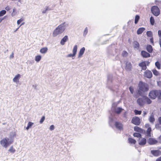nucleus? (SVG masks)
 <instances>
[{"label": "nucleus", "instance_id": "obj_1", "mask_svg": "<svg viewBox=\"0 0 161 161\" xmlns=\"http://www.w3.org/2000/svg\"><path fill=\"white\" fill-rule=\"evenodd\" d=\"M68 25V24L66 22L62 23L53 30L52 33V36L53 37H56L62 33Z\"/></svg>", "mask_w": 161, "mask_h": 161}, {"label": "nucleus", "instance_id": "obj_2", "mask_svg": "<svg viewBox=\"0 0 161 161\" xmlns=\"http://www.w3.org/2000/svg\"><path fill=\"white\" fill-rule=\"evenodd\" d=\"M149 96L152 99H154L156 97L161 99V91L160 90H152L150 92Z\"/></svg>", "mask_w": 161, "mask_h": 161}, {"label": "nucleus", "instance_id": "obj_3", "mask_svg": "<svg viewBox=\"0 0 161 161\" xmlns=\"http://www.w3.org/2000/svg\"><path fill=\"white\" fill-rule=\"evenodd\" d=\"M13 142V139H9L8 138H4L0 141L1 146L5 148H7Z\"/></svg>", "mask_w": 161, "mask_h": 161}, {"label": "nucleus", "instance_id": "obj_4", "mask_svg": "<svg viewBox=\"0 0 161 161\" xmlns=\"http://www.w3.org/2000/svg\"><path fill=\"white\" fill-rule=\"evenodd\" d=\"M116 105V104L115 103H113L112 104V110H113L116 114H119L123 110V109L121 107H115Z\"/></svg>", "mask_w": 161, "mask_h": 161}, {"label": "nucleus", "instance_id": "obj_5", "mask_svg": "<svg viewBox=\"0 0 161 161\" xmlns=\"http://www.w3.org/2000/svg\"><path fill=\"white\" fill-rule=\"evenodd\" d=\"M152 13L155 16H158L160 14V10L157 6H153L151 8Z\"/></svg>", "mask_w": 161, "mask_h": 161}, {"label": "nucleus", "instance_id": "obj_6", "mask_svg": "<svg viewBox=\"0 0 161 161\" xmlns=\"http://www.w3.org/2000/svg\"><path fill=\"white\" fill-rule=\"evenodd\" d=\"M145 127L146 128H147V130L146 132V135L148 137L151 136V132L152 129L149 124H146L145 125Z\"/></svg>", "mask_w": 161, "mask_h": 161}, {"label": "nucleus", "instance_id": "obj_7", "mask_svg": "<svg viewBox=\"0 0 161 161\" xmlns=\"http://www.w3.org/2000/svg\"><path fill=\"white\" fill-rule=\"evenodd\" d=\"M21 76L19 74L16 75L13 79V82L16 84H18L19 82V80L21 78Z\"/></svg>", "mask_w": 161, "mask_h": 161}, {"label": "nucleus", "instance_id": "obj_8", "mask_svg": "<svg viewBox=\"0 0 161 161\" xmlns=\"http://www.w3.org/2000/svg\"><path fill=\"white\" fill-rule=\"evenodd\" d=\"M149 90V86L147 83L142 82V92H147Z\"/></svg>", "mask_w": 161, "mask_h": 161}, {"label": "nucleus", "instance_id": "obj_9", "mask_svg": "<svg viewBox=\"0 0 161 161\" xmlns=\"http://www.w3.org/2000/svg\"><path fill=\"white\" fill-rule=\"evenodd\" d=\"M132 122L136 125H138L140 123V119L137 117H135L132 119Z\"/></svg>", "mask_w": 161, "mask_h": 161}, {"label": "nucleus", "instance_id": "obj_10", "mask_svg": "<svg viewBox=\"0 0 161 161\" xmlns=\"http://www.w3.org/2000/svg\"><path fill=\"white\" fill-rule=\"evenodd\" d=\"M144 76L148 78H150L152 77V73L151 71L149 70H146L144 72Z\"/></svg>", "mask_w": 161, "mask_h": 161}, {"label": "nucleus", "instance_id": "obj_11", "mask_svg": "<svg viewBox=\"0 0 161 161\" xmlns=\"http://www.w3.org/2000/svg\"><path fill=\"white\" fill-rule=\"evenodd\" d=\"M151 153L154 156L158 157L161 155V151L159 150H152Z\"/></svg>", "mask_w": 161, "mask_h": 161}, {"label": "nucleus", "instance_id": "obj_12", "mask_svg": "<svg viewBox=\"0 0 161 161\" xmlns=\"http://www.w3.org/2000/svg\"><path fill=\"white\" fill-rule=\"evenodd\" d=\"M142 101L147 104H150L151 103V101L148 97L145 96L142 97Z\"/></svg>", "mask_w": 161, "mask_h": 161}, {"label": "nucleus", "instance_id": "obj_13", "mask_svg": "<svg viewBox=\"0 0 161 161\" xmlns=\"http://www.w3.org/2000/svg\"><path fill=\"white\" fill-rule=\"evenodd\" d=\"M148 143L150 145H154L158 142V141L154 138H150L147 141Z\"/></svg>", "mask_w": 161, "mask_h": 161}, {"label": "nucleus", "instance_id": "obj_14", "mask_svg": "<svg viewBox=\"0 0 161 161\" xmlns=\"http://www.w3.org/2000/svg\"><path fill=\"white\" fill-rule=\"evenodd\" d=\"M85 50V48L84 47H83L80 49L78 54V58H80L82 57L84 53Z\"/></svg>", "mask_w": 161, "mask_h": 161}, {"label": "nucleus", "instance_id": "obj_15", "mask_svg": "<svg viewBox=\"0 0 161 161\" xmlns=\"http://www.w3.org/2000/svg\"><path fill=\"white\" fill-rule=\"evenodd\" d=\"M149 62L148 61H145L142 62V69L143 70H145L147 69L146 65L148 66Z\"/></svg>", "mask_w": 161, "mask_h": 161}, {"label": "nucleus", "instance_id": "obj_16", "mask_svg": "<svg viewBox=\"0 0 161 161\" xmlns=\"http://www.w3.org/2000/svg\"><path fill=\"white\" fill-rule=\"evenodd\" d=\"M125 69L127 71L130 70L132 67V65L131 63L129 62H126L125 63Z\"/></svg>", "mask_w": 161, "mask_h": 161}, {"label": "nucleus", "instance_id": "obj_17", "mask_svg": "<svg viewBox=\"0 0 161 161\" xmlns=\"http://www.w3.org/2000/svg\"><path fill=\"white\" fill-rule=\"evenodd\" d=\"M142 56L145 58H147L150 57V54L144 51H142Z\"/></svg>", "mask_w": 161, "mask_h": 161}, {"label": "nucleus", "instance_id": "obj_18", "mask_svg": "<svg viewBox=\"0 0 161 161\" xmlns=\"http://www.w3.org/2000/svg\"><path fill=\"white\" fill-rule=\"evenodd\" d=\"M133 136L134 137L138 138L139 144L140 145H141V141H140V139L141 138V134L140 133L136 132L133 134Z\"/></svg>", "mask_w": 161, "mask_h": 161}, {"label": "nucleus", "instance_id": "obj_19", "mask_svg": "<svg viewBox=\"0 0 161 161\" xmlns=\"http://www.w3.org/2000/svg\"><path fill=\"white\" fill-rule=\"evenodd\" d=\"M115 125L116 128L119 130H121L123 129L122 125V124L120 122H116Z\"/></svg>", "mask_w": 161, "mask_h": 161}, {"label": "nucleus", "instance_id": "obj_20", "mask_svg": "<svg viewBox=\"0 0 161 161\" xmlns=\"http://www.w3.org/2000/svg\"><path fill=\"white\" fill-rule=\"evenodd\" d=\"M17 14H18V12L16 9L15 8H14L11 14V16L13 17Z\"/></svg>", "mask_w": 161, "mask_h": 161}, {"label": "nucleus", "instance_id": "obj_21", "mask_svg": "<svg viewBox=\"0 0 161 161\" xmlns=\"http://www.w3.org/2000/svg\"><path fill=\"white\" fill-rule=\"evenodd\" d=\"M68 39V36H65L60 41V44L62 45H64L65 42H66Z\"/></svg>", "mask_w": 161, "mask_h": 161}, {"label": "nucleus", "instance_id": "obj_22", "mask_svg": "<svg viewBox=\"0 0 161 161\" xmlns=\"http://www.w3.org/2000/svg\"><path fill=\"white\" fill-rule=\"evenodd\" d=\"M147 51L150 53L153 52V48L150 45H147L146 47Z\"/></svg>", "mask_w": 161, "mask_h": 161}, {"label": "nucleus", "instance_id": "obj_23", "mask_svg": "<svg viewBox=\"0 0 161 161\" xmlns=\"http://www.w3.org/2000/svg\"><path fill=\"white\" fill-rule=\"evenodd\" d=\"M48 49L47 47H44L42 48L40 50V52L42 54L46 53L48 51Z\"/></svg>", "mask_w": 161, "mask_h": 161}, {"label": "nucleus", "instance_id": "obj_24", "mask_svg": "<svg viewBox=\"0 0 161 161\" xmlns=\"http://www.w3.org/2000/svg\"><path fill=\"white\" fill-rule=\"evenodd\" d=\"M42 56L40 55H37L35 57V59L36 62H38L41 60Z\"/></svg>", "mask_w": 161, "mask_h": 161}, {"label": "nucleus", "instance_id": "obj_25", "mask_svg": "<svg viewBox=\"0 0 161 161\" xmlns=\"http://www.w3.org/2000/svg\"><path fill=\"white\" fill-rule=\"evenodd\" d=\"M141 83V82L140 81L139 84V90H138V92L136 93V94L135 95V96L136 97H139L141 95V92H140V88H141V86H140V84Z\"/></svg>", "mask_w": 161, "mask_h": 161}, {"label": "nucleus", "instance_id": "obj_26", "mask_svg": "<svg viewBox=\"0 0 161 161\" xmlns=\"http://www.w3.org/2000/svg\"><path fill=\"white\" fill-rule=\"evenodd\" d=\"M134 47L136 49H138L139 47V45L138 43L136 41H135L133 43Z\"/></svg>", "mask_w": 161, "mask_h": 161}, {"label": "nucleus", "instance_id": "obj_27", "mask_svg": "<svg viewBox=\"0 0 161 161\" xmlns=\"http://www.w3.org/2000/svg\"><path fill=\"white\" fill-rule=\"evenodd\" d=\"M149 120L151 123H153L155 120L153 115H151L149 118Z\"/></svg>", "mask_w": 161, "mask_h": 161}, {"label": "nucleus", "instance_id": "obj_28", "mask_svg": "<svg viewBox=\"0 0 161 161\" xmlns=\"http://www.w3.org/2000/svg\"><path fill=\"white\" fill-rule=\"evenodd\" d=\"M76 54L74 53H73V54L70 53L68 54L67 56V57H72L73 59H74L75 58V56Z\"/></svg>", "mask_w": 161, "mask_h": 161}, {"label": "nucleus", "instance_id": "obj_29", "mask_svg": "<svg viewBox=\"0 0 161 161\" xmlns=\"http://www.w3.org/2000/svg\"><path fill=\"white\" fill-rule=\"evenodd\" d=\"M77 49V46L76 45H75L73 47V53H74L75 54H76Z\"/></svg>", "mask_w": 161, "mask_h": 161}, {"label": "nucleus", "instance_id": "obj_30", "mask_svg": "<svg viewBox=\"0 0 161 161\" xmlns=\"http://www.w3.org/2000/svg\"><path fill=\"white\" fill-rule=\"evenodd\" d=\"M128 141L129 142L131 143L135 144L136 142V140L132 138H129L128 139Z\"/></svg>", "mask_w": 161, "mask_h": 161}, {"label": "nucleus", "instance_id": "obj_31", "mask_svg": "<svg viewBox=\"0 0 161 161\" xmlns=\"http://www.w3.org/2000/svg\"><path fill=\"white\" fill-rule=\"evenodd\" d=\"M152 71L154 75L156 76H158L159 75V72L156 69H154L152 70Z\"/></svg>", "mask_w": 161, "mask_h": 161}, {"label": "nucleus", "instance_id": "obj_32", "mask_svg": "<svg viewBox=\"0 0 161 161\" xmlns=\"http://www.w3.org/2000/svg\"><path fill=\"white\" fill-rule=\"evenodd\" d=\"M147 36L149 37H152L153 36V33L151 31H147L146 33Z\"/></svg>", "mask_w": 161, "mask_h": 161}, {"label": "nucleus", "instance_id": "obj_33", "mask_svg": "<svg viewBox=\"0 0 161 161\" xmlns=\"http://www.w3.org/2000/svg\"><path fill=\"white\" fill-rule=\"evenodd\" d=\"M6 13L5 10H2L0 11V17H1L5 15Z\"/></svg>", "mask_w": 161, "mask_h": 161}, {"label": "nucleus", "instance_id": "obj_34", "mask_svg": "<svg viewBox=\"0 0 161 161\" xmlns=\"http://www.w3.org/2000/svg\"><path fill=\"white\" fill-rule=\"evenodd\" d=\"M155 65L158 69H160V64L157 61L155 62Z\"/></svg>", "mask_w": 161, "mask_h": 161}, {"label": "nucleus", "instance_id": "obj_35", "mask_svg": "<svg viewBox=\"0 0 161 161\" xmlns=\"http://www.w3.org/2000/svg\"><path fill=\"white\" fill-rule=\"evenodd\" d=\"M154 19L153 17H151L150 18V22L152 25H153L154 23Z\"/></svg>", "mask_w": 161, "mask_h": 161}, {"label": "nucleus", "instance_id": "obj_36", "mask_svg": "<svg viewBox=\"0 0 161 161\" xmlns=\"http://www.w3.org/2000/svg\"><path fill=\"white\" fill-rule=\"evenodd\" d=\"M9 151L12 153H14L15 152V149L12 146H11L8 150Z\"/></svg>", "mask_w": 161, "mask_h": 161}, {"label": "nucleus", "instance_id": "obj_37", "mask_svg": "<svg viewBox=\"0 0 161 161\" xmlns=\"http://www.w3.org/2000/svg\"><path fill=\"white\" fill-rule=\"evenodd\" d=\"M134 130L135 131L140 132L141 131V129L137 126L134 127Z\"/></svg>", "mask_w": 161, "mask_h": 161}, {"label": "nucleus", "instance_id": "obj_38", "mask_svg": "<svg viewBox=\"0 0 161 161\" xmlns=\"http://www.w3.org/2000/svg\"><path fill=\"white\" fill-rule=\"evenodd\" d=\"M24 21V19L22 18H20L17 21V25H19L21 23Z\"/></svg>", "mask_w": 161, "mask_h": 161}, {"label": "nucleus", "instance_id": "obj_39", "mask_svg": "<svg viewBox=\"0 0 161 161\" xmlns=\"http://www.w3.org/2000/svg\"><path fill=\"white\" fill-rule=\"evenodd\" d=\"M146 139L145 138L142 139V145H145L146 143Z\"/></svg>", "mask_w": 161, "mask_h": 161}, {"label": "nucleus", "instance_id": "obj_40", "mask_svg": "<svg viewBox=\"0 0 161 161\" xmlns=\"http://www.w3.org/2000/svg\"><path fill=\"white\" fill-rule=\"evenodd\" d=\"M11 7L8 5H7L5 8V10H7V11L10 10H11Z\"/></svg>", "mask_w": 161, "mask_h": 161}, {"label": "nucleus", "instance_id": "obj_41", "mask_svg": "<svg viewBox=\"0 0 161 161\" xmlns=\"http://www.w3.org/2000/svg\"><path fill=\"white\" fill-rule=\"evenodd\" d=\"M139 19V16L137 15H136L135 17V24H136Z\"/></svg>", "mask_w": 161, "mask_h": 161}, {"label": "nucleus", "instance_id": "obj_42", "mask_svg": "<svg viewBox=\"0 0 161 161\" xmlns=\"http://www.w3.org/2000/svg\"><path fill=\"white\" fill-rule=\"evenodd\" d=\"M134 112L136 115L140 114H141V111H138L137 110H134Z\"/></svg>", "mask_w": 161, "mask_h": 161}, {"label": "nucleus", "instance_id": "obj_43", "mask_svg": "<svg viewBox=\"0 0 161 161\" xmlns=\"http://www.w3.org/2000/svg\"><path fill=\"white\" fill-rule=\"evenodd\" d=\"M33 124V123L31 122H29L28 123L27 125L30 127V128L32 127Z\"/></svg>", "mask_w": 161, "mask_h": 161}, {"label": "nucleus", "instance_id": "obj_44", "mask_svg": "<svg viewBox=\"0 0 161 161\" xmlns=\"http://www.w3.org/2000/svg\"><path fill=\"white\" fill-rule=\"evenodd\" d=\"M54 129L55 126L53 125H51L49 128V130L51 131L53 130Z\"/></svg>", "mask_w": 161, "mask_h": 161}, {"label": "nucleus", "instance_id": "obj_45", "mask_svg": "<svg viewBox=\"0 0 161 161\" xmlns=\"http://www.w3.org/2000/svg\"><path fill=\"white\" fill-rule=\"evenodd\" d=\"M45 117L44 116H42L41 119H40V124H42L43 123V121H44V120H45Z\"/></svg>", "mask_w": 161, "mask_h": 161}, {"label": "nucleus", "instance_id": "obj_46", "mask_svg": "<svg viewBox=\"0 0 161 161\" xmlns=\"http://www.w3.org/2000/svg\"><path fill=\"white\" fill-rule=\"evenodd\" d=\"M49 10V8L48 7H46L45 9H44L42 11V13L43 14H45L46 13V11Z\"/></svg>", "mask_w": 161, "mask_h": 161}, {"label": "nucleus", "instance_id": "obj_47", "mask_svg": "<svg viewBox=\"0 0 161 161\" xmlns=\"http://www.w3.org/2000/svg\"><path fill=\"white\" fill-rule=\"evenodd\" d=\"M155 128L158 130H161V127L158 124H157L155 125Z\"/></svg>", "mask_w": 161, "mask_h": 161}, {"label": "nucleus", "instance_id": "obj_48", "mask_svg": "<svg viewBox=\"0 0 161 161\" xmlns=\"http://www.w3.org/2000/svg\"><path fill=\"white\" fill-rule=\"evenodd\" d=\"M150 42L153 45H154V43L153 41V37H151V38L150 39Z\"/></svg>", "mask_w": 161, "mask_h": 161}, {"label": "nucleus", "instance_id": "obj_49", "mask_svg": "<svg viewBox=\"0 0 161 161\" xmlns=\"http://www.w3.org/2000/svg\"><path fill=\"white\" fill-rule=\"evenodd\" d=\"M88 32V29L87 27L85 29V30L84 31V34L85 35H86L87 34Z\"/></svg>", "mask_w": 161, "mask_h": 161}, {"label": "nucleus", "instance_id": "obj_50", "mask_svg": "<svg viewBox=\"0 0 161 161\" xmlns=\"http://www.w3.org/2000/svg\"><path fill=\"white\" fill-rule=\"evenodd\" d=\"M129 90L131 93L132 94L134 90L133 88L131 86H130L129 87Z\"/></svg>", "mask_w": 161, "mask_h": 161}, {"label": "nucleus", "instance_id": "obj_51", "mask_svg": "<svg viewBox=\"0 0 161 161\" xmlns=\"http://www.w3.org/2000/svg\"><path fill=\"white\" fill-rule=\"evenodd\" d=\"M127 54V53L126 51H123L122 53V55L123 56H126Z\"/></svg>", "mask_w": 161, "mask_h": 161}, {"label": "nucleus", "instance_id": "obj_52", "mask_svg": "<svg viewBox=\"0 0 161 161\" xmlns=\"http://www.w3.org/2000/svg\"><path fill=\"white\" fill-rule=\"evenodd\" d=\"M137 103L139 105H141V99L140 98H138L137 100Z\"/></svg>", "mask_w": 161, "mask_h": 161}, {"label": "nucleus", "instance_id": "obj_53", "mask_svg": "<svg viewBox=\"0 0 161 161\" xmlns=\"http://www.w3.org/2000/svg\"><path fill=\"white\" fill-rule=\"evenodd\" d=\"M137 34H141V28H139L137 31Z\"/></svg>", "mask_w": 161, "mask_h": 161}, {"label": "nucleus", "instance_id": "obj_54", "mask_svg": "<svg viewBox=\"0 0 161 161\" xmlns=\"http://www.w3.org/2000/svg\"><path fill=\"white\" fill-rule=\"evenodd\" d=\"M158 121L159 124H161V117H159L158 119Z\"/></svg>", "mask_w": 161, "mask_h": 161}, {"label": "nucleus", "instance_id": "obj_55", "mask_svg": "<svg viewBox=\"0 0 161 161\" xmlns=\"http://www.w3.org/2000/svg\"><path fill=\"white\" fill-rule=\"evenodd\" d=\"M143 116H145V115L147 114V111H143Z\"/></svg>", "mask_w": 161, "mask_h": 161}, {"label": "nucleus", "instance_id": "obj_56", "mask_svg": "<svg viewBox=\"0 0 161 161\" xmlns=\"http://www.w3.org/2000/svg\"><path fill=\"white\" fill-rule=\"evenodd\" d=\"M158 142H159L161 143V136H160L158 139Z\"/></svg>", "mask_w": 161, "mask_h": 161}, {"label": "nucleus", "instance_id": "obj_57", "mask_svg": "<svg viewBox=\"0 0 161 161\" xmlns=\"http://www.w3.org/2000/svg\"><path fill=\"white\" fill-rule=\"evenodd\" d=\"M14 58V54L13 53H12V54H11L10 56V58Z\"/></svg>", "mask_w": 161, "mask_h": 161}, {"label": "nucleus", "instance_id": "obj_58", "mask_svg": "<svg viewBox=\"0 0 161 161\" xmlns=\"http://www.w3.org/2000/svg\"><path fill=\"white\" fill-rule=\"evenodd\" d=\"M156 161H161V156L159 158H158Z\"/></svg>", "mask_w": 161, "mask_h": 161}, {"label": "nucleus", "instance_id": "obj_59", "mask_svg": "<svg viewBox=\"0 0 161 161\" xmlns=\"http://www.w3.org/2000/svg\"><path fill=\"white\" fill-rule=\"evenodd\" d=\"M145 30V29L144 28H142V33Z\"/></svg>", "mask_w": 161, "mask_h": 161}, {"label": "nucleus", "instance_id": "obj_60", "mask_svg": "<svg viewBox=\"0 0 161 161\" xmlns=\"http://www.w3.org/2000/svg\"><path fill=\"white\" fill-rule=\"evenodd\" d=\"M3 19H4L3 18H0V23L2 21Z\"/></svg>", "mask_w": 161, "mask_h": 161}, {"label": "nucleus", "instance_id": "obj_61", "mask_svg": "<svg viewBox=\"0 0 161 161\" xmlns=\"http://www.w3.org/2000/svg\"><path fill=\"white\" fill-rule=\"evenodd\" d=\"M29 128L30 127L28 125H27V126L26 128V129L27 130H28Z\"/></svg>", "mask_w": 161, "mask_h": 161}, {"label": "nucleus", "instance_id": "obj_62", "mask_svg": "<svg viewBox=\"0 0 161 161\" xmlns=\"http://www.w3.org/2000/svg\"><path fill=\"white\" fill-rule=\"evenodd\" d=\"M18 1L20 3H22V0H18Z\"/></svg>", "mask_w": 161, "mask_h": 161}, {"label": "nucleus", "instance_id": "obj_63", "mask_svg": "<svg viewBox=\"0 0 161 161\" xmlns=\"http://www.w3.org/2000/svg\"><path fill=\"white\" fill-rule=\"evenodd\" d=\"M25 24V22H23V23H21V25H20L19 26V27H20L21 25H23L24 24Z\"/></svg>", "mask_w": 161, "mask_h": 161}, {"label": "nucleus", "instance_id": "obj_64", "mask_svg": "<svg viewBox=\"0 0 161 161\" xmlns=\"http://www.w3.org/2000/svg\"><path fill=\"white\" fill-rule=\"evenodd\" d=\"M126 112H125V113H124V116L125 117V116H126Z\"/></svg>", "mask_w": 161, "mask_h": 161}]
</instances>
